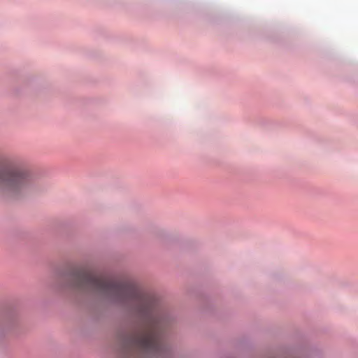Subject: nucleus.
Masks as SVG:
<instances>
[{"instance_id":"nucleus-1","label":"nucleus","mask_w":358,"mask_h":358,"mask_svg":"<svg viewBox=\"0 0 358 358\" xmlns=\"http://www.w3.org/2000/svg\"><path fill=\"white\" fill-rule=\"evenodd\" d=\"M70 278L72 287L93 292L129 305L143 315L144 324L140 329L120 336L121 358L155 356L163 352L162 336L166 320L157 311L152 299L135 285L98 273L87 267L74 269Z\"/></svg>"},{"instance_id":"nucleus-2","label":"nucleus","mask_w":358,"mask_h":358,"mask_svg":"<svg viewBox=\"0 0 358 358\" xmlns=\"http://www.w3.org/2000/svg\"><path fill=\"white\" fill-rule=\"evenodd\" d=\"M33 187L34 180L28 171L10 165L0 166V194L17 198L28 194Z\"/></svg>"}]
</instances>
